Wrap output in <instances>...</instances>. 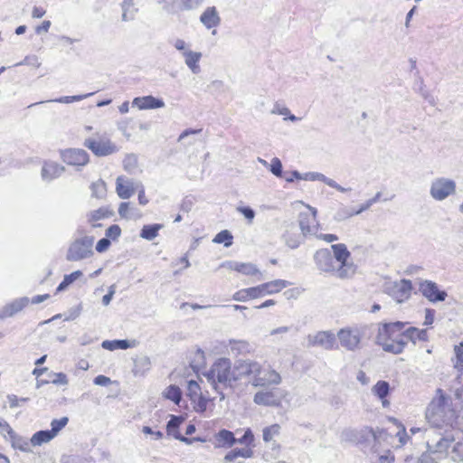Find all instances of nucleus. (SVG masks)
I'll return each instance as SVG.
<instances>
[{"label": "nucleus", "mask_w": 463, "mask_h": 463, "mask_svg": "<svg viewBox=\"0 0 463 463\" xmlns=\"http://www.w3.org/2000/svg\"><path fill=\"white\" fill-rule=\"evenodd\" d=\"M69 418L64 416L61 419H54L51 422L52 429L49 430L52 434L56 437L58 433L68 424Z\"/></svg>", "instance_id": "obj_41"}, {"label": "nucleus", "mask_w": 463, "mask_h": 463, "mask_svg": "<svg viewBox=\"0 0 463 463\" xmlns=\"http://www.w3.org/2000/svg\"><path fill=\"white\" fill-rule=\"evenodd\" d=\"M378 462L379 463H393L394 456L390 450H387L384 454L380 455L378 457Z\"/></svg>", "instance_id": "obj_61"}, {"label": "nucleus", "mask_w": 463, "mask_h": 463, "mask_svg": "<svg viewBox=\"0 0 463 463\" xmlns=\"http://www.w3.org/2000/svg\"><path fill=\"white\" fill-rule=\"evenodd\" d=\"M454 350H455V354H456V357H457L455 367L458 368V369H462L463 368V348H462V345L460 346L456 345Z\"/></svg>", "instance_id": "obj_55"}, {"label": "nucleus", "mask_w": 463, "mask_h": 463, "mask_svg": "<svg viewBox=\"0 0 463 463\" xmlns=\"http://www.w3.org/2000/svg\"><path fill=\"white\" fill-rule=\"evenodd\" d=\"M421 294L430 302L444 301L448 296L447 292L440 290L438 285L431 280H423L419 287Z\"/></svg>", "instance_id": "obj_15"}, {"label": "nucleus", "mask_w": 463, "mask_h": 463, "mask_svg": "<svg viewBox=\"0 0 463 463\" xmlns=\"http://www.w3.org/2000/svg\"><path fill=\"white\" fill-rule=\"evenodd\" d=\"M221 267L235 270L246 276L261 274L256 265L250 262L225 261L221 264Z\"/></svg>", "instance_id": "obj_21"}, {"label": "nucleus", "mask_w": 463, "mask_h": 463, "mask_svg": "<svg viewBox=\"0 0 463 463\" xmlns=\"http://www.w3.org/2000/svg\"><path fill=\"white\" fill-rule=\"evenodd\" d=\"M271 114H278V115L285 116L286 117L285 119H288L292 122H296L300 119L299 118L291 114L288 108H287L285 106H281L278 102L274 104V107L271 110Z\"/></svg>", "instance_id": "obj_37"}, {"label": "nucleus", "mask_w": 463, "mask_h": 463, "mask_svg": "<svg viewBox=\"0 0 463 463\" xmlns=\"http://www.w3.org/2000/svg\"><path fill=\"white\" fill-rule=\"evenodd\" d=\"M381 195H382V193L377 192L376 194L373 198L369 199L364 203H363L358 210L348 213V216L358 215V214L362 213L363 212L368 210L373 204H374L376 202H378L380 200Z\"/></svg>", "instance_id": "obj_44"}, {"label": "nucleus", "mask_w": 463, "mask_h": 463, "mask_svg": "<svg viewBox=\"0 0 463 463\" xmlns=\"http://www.w3.org/2000/svg\"><path fill=\"white\" fill-rule=\"evenodd\" d=\"M200 22L207 28L217 27L221 23V17L214 6L207 7L200 16Z\"/></svg>", "instance_id": "obj_26"}, {"label": "nucleus", "mask_w": 463, "mask_h": 463, "mask_svg": "<svg viewBox=\"0 0 463 463\" xmlns=\"http://www.w3.org/2000/svg\"><path fill=\"white\" fill-rule=\"evenodd\" d=\"M367 329L365 325L346 326L341 328L336 336L342 347L348 351H355L362 347V340Z\"/></svg>", "instance_id": "obj_5"}, {"label": "nucleus", "mask_w": 463, "mask_h": 463, "mask_svg": "<svg viewBox=\"0 0 463 463\" xmlns=\"http://www.w3.org/2000/svg\"><path fill=\"white\" fill-rule=\"evenodd\" d=\"M373 395L377 396L381 401L383 407L389 405V402L385 400L390 392V384L386 381H378L372 388Z\"/></svg>", "instance_id": "obj_30"}, {"label": "nucleus", "mask_w": 463, "mask_h": 463, "mask_svg": "<svg viewBox=\"0 0 463 463\" xmlns=\"http://www.w3.org/2000/svg\"><path fill=\"white\" fill-rule=\"evenodd\" d=\"M65 172V167L53 161H44L42 170L41 176L43 181L51 182L60 177Z\"/></svg>", "instance_id": "obj_20"}, {"label": "nucleus", "mask_w": 463, "mask_h": 463, "mask_svg": "<svg viewBox=\"0 0 463 463\" xmlns=\"http://www.w3.org/2000/svg\"><path fill=\"white\" fill-rule=\"evenodd\" d=\"M203 375L213 389L220 393L221 400L225 398L222 389L232 388L234 383L232 363L228 358L218 359Z\"/></svg>", "instance_id": "obj_4"}, {"label": "nucleus", "mask_w": 463, "mask_h": 463, "mask_svg": "<svg viewBox=\"0 0 463 463\" xmlns=\"http://www.w3.org/2000/svg\"><path fill=\"white\" fill-rule=\"evenodd\" d=\"M303 180L307 181H321L328 186L336 189L341 193L351 191V188H345L338 184L335 180L326 177L325 175L318 172H307L303 175Z\"/></svg>", "instance_id": "obj_25"}, {"label": "nucleus", "mask_w": 463, "mask_h": 463, "mask_svg": "<svg viewBox=\"0 0 463 463\" xmlns=\"http://www.w3.org/2000/svg\"><path fill=\"white\" fill-rule=\"evenodd\" d=\"M200 391V386L197 382L191 380L188 382V392L191 397L199 396L198 392Z\"/></svg>", "instance_id": "obj_58"}, {"label": "nucleus", "mask_w": 463, "mask_h": 463, "mask_svg": "<svg viewBox=\"0 0 463 463\" xmlns=\"http://www.w3.org/2000/svg\"><path fill=\"white\" fill-rule=\"evenodd\" d=\"M237 211L243 214V216L249 221L250 223L252 222V220L255 217V212L249 206H241L237 208Z\"/></svg>", "instance_id": "obj_54"}, {"label": "nucleus", "mask_w": 463, "mask_h": 463, "mask_svg": "<svg viewBox=\"0 0 463 463\" xmlns=\"http://www.w3.org/2000/svg\"><path fill=\"white\" fill-rule=\"evenodd\" d=\"M456 182L447 177H438L431 181L430 194L435 201H444L456 194Z\"/></svg>", "instance_id": "obj_8"}, {"label": "nucleus", "mask_w": 463, "mask_h": 463, "mask_svg": "<svg viewBox=\"0 0 463 463\" xmlns=\"http://www.w3.org/2000/svg\"><path fill=\"white\" fill-rule=\"evenodd\" d=\"M121 234V229L118 225L117 224H113V225H110L107 230H106V236L108 239H112V240H116L118 239Z\"/></svg>", "instance_id": "obj_51"}, {"label": "nucleus", "mask_w": 463, "mask_h": 463, "mask_svg": "<svg viewBox=\"0 0 463 463\" xmlns=\"http://www.w3.org/2000/svg\"><path fill=\"white\" fill-rule=\"evenodd\" d=\"M308 347L318 346L325 350H333L336 345L335 335L331 331H318L307 336Z\"/></svg>", "instance_id": "obj_11"}, {"label": "nucleus", "mask_w": 463, "mask_h": 463, "mask_svg": "<svg viewBox=\"0 0 463 463\" xmlns=\"http://www.w3.org/2000/svg\"><path fill=\"white\" fill-rule=\"evenodd\" d=\"M162 228L163 225L158 223L144 225L140 232V237L147 241H152L158 235V232Z\"/></svg>", "instance_id": "obj_34"}, {"label": "nucleus", "mask_w": 463, "mask_h": 463, "mask_svg": "<svg viewBox=\"0 0 463 463\" xmlns=\"http://www.w3.org/2000/svg\"><path fill=\"white\" fill-rule=\"evenodd\" d=\"M205 364L204 353L201 349H197L191 361V367L194 371H199Z\"/></svg>", "instance_id": "obj_43"}, {"label": "nucleus", "mask_w": 463, "mask_h": 463, "mask_svg": "<svg viewBox=\"0 0 463 463\" xmlns=\"http://www.w3.org/2000/svg\"><path fill=\"white\" fill-rule=\"evenodd\" d=\"M183 55L184 57V62L186 66L191 70L193 73L198 74L200 72L199 61L202 58V53L189 50L184 52Z\"/></svg>", "instance_id": "obj_28"}, {"label": "nucleus", "mask_w": 463, "mask_h": 463, "mask_svg": "<svg viewBox=\"0 0 463 463\" xmlns=\"http://www.w3.org/2000/svg\"><path fill=\"white\" fill-rule=\"evenodd\" d=\"M4 428L11 439L13 448L18 449L22 451L28 450V442L22 437L18 436L8 423H5Z\"/></svg>", "instance_id": "obj_32"}, {"label": "nucleus", "mask_w": 463, "mask_h": 463, "mask_svg": "<svg viewBox=\"0 0 463 463\" xmlns=\"http://www.w3.org/2000/svg\"><path fill=\"white\" fill-rule=\"evenodd\" d=\"M208 400L204 398L202 394L197 396V401L194 404V410L197 412H203L207 409Z\"/></svg>", "instance_id": "obj_53"}, {"label": "nucleus", "mask_w": 463, "mask_h": 463, "mask_svg": "<svg viewBox=\"0 0 463 463\" xmlns=\"http://www.w3.org/2000/svg\"><path fill=\"white\" fill-rule=\"evenodd\" d=\"M269 170L274 175L278 177L282 175V164L278 157L272 158Z\"/></svg>", "instance_id": "obj_49"}, {"label": "nucleus", "mask_w": 463, "mask_h": 463, "mask_svg": "<svg viewBox=\"0 0 463 463\" xmlns=\"http://www.w3.org/2000/svg\"><path fill=\"white\" fill-rule=\"evenodd\" d=\"M281 383L280 374L270 367L262 368L259 364L252 384L254 386L278 385Z\"/></svg>", "instance_id": "obj_14"}, {"label": "nucleus", "mask_w": 463, "mask_h": 463, "mask_svg": "<svg viewBox=\"0 0 463 463\" xmlns=\"http://www.w3.org/2000/svg\"><path fill=\"white\" fill-rule=\"evenodd\" d=\"M137 193H138V202L141 205H146L147 203H148V200L146 199V195H145V187L143 185V184H137Z\"/></svg>", "instance_id": "obj_60"}, {"label": "nucleus", "mask_w": 463, "mask_h": 463, "mask_svg": "<svg viewBox=\"0 0 463 463\" xmlns=\"http://www.w3.org/2000/svg\"><path fill=\"white\" fill-rule=\"evenodd\" d=\"M183 421L184 418L182 416L171 415V419L166 424L167 434L174 437V433L178 431V428Z\"/></svg>", "instance_id": "obj_42"}, {"label": "nucleus", "mask_w": 463, "mask_h": 463, "mask_svg": "<svg viewBox=\"0 0 463 463\" xmlns=\"http://www.w3.org/2000/svg\"><path fill=\"white\" fill-rule=\"evenodd\" d=\"M308 211L302 212L298 214V227L304 235L316 236L319 228V223L317 220V211L316 208L307 206Z\"/></svg>", "instance_id": "obj_10"}, {"label": "nucleus", "mask_w": 463, "mask_h": 463, "mask_svg": "<svg viewBox=\"0 0 463 463\" xmlns=\"http://www.w3.org/2000/svg\"><path fill=\"white\" fill-rule=\"evenodd\" d=\"M254 402L264 406H277L279 404V398L273 392H258L254 395Z\"/></svg>", "instance_id": "obj_27"}, {"label": "nucleus", "mask_w": 463, "mask_h": 463, "mask_svg": "<svg viewBox=\"0 0 463 463\" xmlns=\"http://www.w3.org/2000/svg\"><path fill=\"white\" fill-rule=\"evenodd\" d=\"M116 293V286L115 285H111L109 288V292L108 294H106L105 296H103L102 298V304L104 306H109L110 301L112 300L113 298V296L114 294Z\"/></svg>", "instance_id": "obj_59"}, {"label": "nucleus", "mask_w": 463, "mask_h": 463, "mask_svg": "<svg viewBox=\"0 0 463 463\" xmlns=\"http://www.w3.org/2000/svg\"><path fill=\"white\" fill-rule=\"evenodd\" d=\"M204 0H182V10H193L199 7Z\"/></svg>", "instance_id": "obj_50"}, {"label": "nucleus", "mask_w": 463, "mask_h": 463, "mask_svg": "<svg viewBox=\"0 0 463 463\" xmlns=\"http://www.w3.org/2000/svg\"><path fill=\"white\" fill-rule=\"evenodd\" d=\"M6 398L9 402L10 408L19 407L21 403L26 402L29 400V398H18L14 394H8Z\"/></svg>", "instance_id": "obj_52"}, {"label": "nucleus", "mask_w": 463, "mask_h": 463, "mask_svg": "<svg viewBox=\"0 0 463 463\" xmlns=\"http://www.w3.org/2000/svg\"><path fill=\"white\" fill-rule=\"evenodd\" d=\"M232 299L240 302H245L248 299H253L251 296L250 288H243L235 292L232 296Z\"/></svg>", "instance_id": "obj_48"}, {"label": "nucleus", "mask_w": 463, "mask_h": 463, "mask_svg": "<svg viewBox=\"0 0 463 463\" xmlns=\"http://www.w3.org/2000/svg\"><path fill=\"white\" fill-rule=\"evenodd\" d=\"M83 145L97 156H107L118 151L116 144L105 137L99 139L93 137L86 138Z\"/></svg>", "instance_id": "obj_9"}, {"label": "nucleus", "mask_w": 463, "mask_h": 463, "mask_svg": "<svg viewBox=\"0 0 463 463\" xmlns=\"http://www.w3.org/2000/svg\"><path fill=\"white\" fill-rule=\"evenodd\" d=\"M396 436L399 439L401 446L405 445L409 439V436L407 435L405 427L403 425H401V430L397 432Z\"/></svg>", "instance_id": "obj_63"}, {"label": "nucleus", "mask_w": 463, "mask_h": 463, "mask_svg": "<svg viewBox=\"0 0 463 463\" xmlns=\"http://www.w3.org/2000/svg\"><path fill=\"white\" fill-rule=\"evenodd\" d=\"M61 160L70 165L82 167L90 161L89 154L81 148H67L60 151Z\"/></svg>", "instance_id": "obj_13"}, {"label": "nucleus", "mask_w": 463, "mask_h": 463, "mask_svg": "<svg viewBox=\"0 0 463 463\" xmlns=\"http://www.w3.org/2000/svg\"><path fill=\"white\" fill-rule=\"evenodd\" d=\"M164 396L175 404H179L182 399V392L176 385H170L164 392Z\"/></svg>", "instance_id": "obj_35"}, {"label": "nucleus", "mask_w": 463, "mask_h": 463, "mask_svg": "<svg viewBox=\"0 0 463 463\" xmlns=\"http://www.w3.org/2000/svg\"><path fill=\"white\" fill-rule=\"evenodd\" d=\"M124 169L128 173H133L137 167V157L134 154L127 155L123 160Z\"/></svg>", "instance_id": "obj_46"}, {"label": "nucleus", "mask_w": 463, "mask_h": 463, "mask_svg": "<svg viewBox=\"0 0 463 463\" xmlns=\"http://www.w3.org/2000/svg\"><path fill=\"white\" fill-rule=\"evenodd\" d=\"M283 237L286 244L290 249H297L307 236L304 235L301 231L298 232V227L294 223H291L288 226Z\"/></svg>", "instance_id": "obj_23"}, {"label": "nucleus", "mask_w": 463, "mask_h": 463, "mask_svg": "<svg viewBox=\"0 0 463 463\" xmlns=\"http://www.w3.org/2000/svg\"><path fill=\"white\" fill-rule=\"evenodd\" d=\"M137 184H141V182L122 175L118 176L116 180V192L118 197L121 199L130 198L137 191Z\"/></svg>", "instance_id": "obj_18"}, {"label": "nucleus", "mask_w": 463, "mask_h": 463, "mask_svg": "<svg viewBox=\"0 0 463 463\" xmlns=\"http://www.w3.org/2000/svg\"><path fill=\"white\" fill-rule=\"evenodd\" d=\"M30 302L27 297L16 298L11 303L5 305L0 311V319L11 317L23 310Z\"/></svg>", "instance_id": "obj_22"}, {"label": "nucleus", "mask_w": 463, "mask_h": 463, "mask_svg": "<svg viewBox=\"0 0 463 463\" xmlns=\"http://www.w3.org/2000/svg\"><path fill=\"white\" fill-rule=\"evenodd\" d=\"M94 237L84 236L73 241L66 254V260L69 261H80L84 259L90 258L93 255Z\"/></svg>", "instance_id": "obj_7"}, {"label": "nucleus", "mask_w": 463, "mask_h": 463, "mask_svg": "<svg viewBox=\"0 0 463 463\" xmlns=\"http://www.w3.org/2000/svg\"><path fill=\"white\" fill-rule=\"evenodd\" d=\"M424 438L430 453L449 456L455 462H463V433L454 429L441 431L429 428L424 430Z\"/></svg>", "instance_id": "obj_1"}, {"label": "nucleus", "mask_w": 463, "mask_h": 463, "mask_svg": "<svg viewBox=\"0 0 463 463\" xmlns=\"http://www.w3.org/2000/svg\"><path fill=\"white\" fill-rule=\"evenodd\" d=\"M405 323L394 322L383 324L378 330L377 342L385 352L394 354L402 353L409 341L414 345L418 340L417 334L411 331L415 327L411 326L404 329Z\"/></svg>", "instance_id": "obj_2"}, {"label": "nucleus", "mask_w": 463, "mask_h": 463, "mask_svg": "<svg viewBox=\"0 0 463 463\" xmlns=\"http://www.w3.org/2000/svg\"><path fill=\"white\" fill-rule=\"evenodd\" d=\"M118 214L125 219H128L129 216V203H121L118 207Z\"/></svg>", "instance_id": "obj_62"}, {"label": "nucleus", "mask_w": 463, "mask_h": 463, "mask_svg": "<svg viewBox=\"0 0 463 463\" xmlns=\"http://www.w3.org/2000/svg\"><path fill=\"white\" fill-rule=\"evenodd\" d=\"M102 347L108 350H115V349H128L131 345L128 340H113V341H103Z\"/></svg>", "instance_id": "obj_38"}, {"label": "nucleus", "mask_w": 463, "mask_h": 463, "mask_svg": "<svg viewBox=\"0 0 463 463\" xmlns=\"http://www.w3.org/2000/svg\"><path fill=\"white\" fill-rule=\"evenodd\" d=\"M253 450L250 448L233 449L223 458L224 462L236 461L239 458H250L253 457Z\"/></svg>", "instance_id": "obj_31"}, {"label": "nucleus", "mask_w": 463, "mask_h": 463, "mask_svg": "<svg viewBox=\"0 0 463 463\" xmlns=\"http://www.w3.org/2000/svg\"><path fill=\"white\" fill-rule=\"evenodd\" d=\"M110 244H111V243H110L109 239H108V238H102V239H100V240L98 241V243H97V245H96V250H97L98 252H104V251H106V250L109 249V247L110 246Z\"/></svg>", "instance_id": "obj_57"}, {"label": "nucleus", "mask_w": 463, "mask_h": 463, "mask_svg": "<svg viewBox=\"0 0 463 463\" xmlns=\"http://www.w3.org/2000/svg\"><path fill=\"white\" fill-rule=\"evenodd\" d=\"M215 439L217 441L216 446L220 448H231L237 443L234 434L224 429L215 434Z\"/></svg>", "instance_id": "obj_29"}, {"label": "nucleus", "mask_w": 463, "mask_h": 463, "mask_svg": "<svg viewBox=\"0 0 463 463\" xmlns=\"http://www.w3.org/2000/svg\"><path fill=\"white\" fill-rule=\"evenodd\" d=\"M254 440V436H253V433L252 431L248 429L243 436L240 439H237V443H240V444H245V445H249L250 444L252 441Z\"/></svg>", "instance_id": "obj_56"}, {"label": "nucleus", "mask_w": 463, "mask_h": 463, "mask_svg": "<svg viewBox=\"0 0 463 463\" xmlns=\"http://www.w3.org/2000/svg\"><path fill=\"white\" fill-rule=\"evenodd\" d=\"M113 215V212L107 207H100L89 213V221L96 222L102 219L109 218Z\"/></svg>", "instance_id": "obj_36"}, {"label": "nucleus", "mask_w": 463, "mask_h": 463, "mask_svg": "<svg viewBox=\"0 0 463 463\" xmlns=\"http://www.w3.org/2000/svg\"><path fill=\"white\" fill-rule=\"evenodd\" d=\"M411 280L402 279L392 285L390 294L396 302L402 303L411 297Z\"/></svg>", "instance_id": "obj_19"}, {"label": "nucleus", "mask_w": 463, "mask_h": 463, "mask_svg": "<svg viewBox=\"0 0 463 463\" xmlns=\"http://www.w3.org/2000/svg\"><path fill=\"white\" fill-rule=\"evenodd\" d=\"M233 236L228 230H223L218 232L213 240L214 243H223L224 247L228 248L232 245Z\"/></svg>", "instance_id": "obj_39"}, {"label": "nucleus", "mask_w": 463, "mask_h": 463, "mask_svg": "<svg viewBox=\"0 0 463 463\" xmlns=\"http://www.w3.org/2000/svg\"><path fill=\"white\" fill-rule=\"evenodd\" d=\"M259 363L250 360L239 361L232 369L234 383L243 377H251L254 380L256 372H258Z\"/></svg>", "instance_id": "obj_17"}, {"label": "nucleus", "mask_w": 463, "mask_h": 463, "mask_svg": "<svg viewBox=\"0 0 463 463\" xmlns=\"http://www.w3.org/2000/svg\"><path fill=\"white\" fill-rule=\"evenodd\" d=\"M449 399L444 395L434 398L426 410V419L430 423L429 428H435L444 431L453 430L456 420V411L449 403Z\"/></svg>", "instance_id": "obj_3"}, {"label": "nucleus", "mask_w": 463, "mask_h": 463, "mask_svg": "<svg viewBox=\"0 0 463 463\" xmlns=\"http://www.w3.org/2000/svg\"><path fill=\"white\" fill-rule=\"evenodd\" d=\"M291 283L284 279H275L269 282L260 284L250 288L252 298H258L266 295H272L280 292L283 288L288 287Z\"/></svg>", "instance_id": "obj_12"}, {"label": "nucleus", "mask_w": 463, "mask_h": 463, "mask_svg": "<svg viewBox=\"0 0 463 463\" xmlns=\"http://www.w3.org/2000/svg\"><path fill=\"white\" fill-rule=\"evenodd\" d=\"M94 92L82 94V95H74V96H63L57 99H52V102H58V103H71L74 101H80L86 98H89L92 96Z\"/></svg>", "instance_id": "obj_45"}, {"label": "nucleus", "mask_w": 463, "mask_h": 463, "mask_svg": "<svg viewBox=\"0 0 463 463\" xmlns=\"http://www.w3.org/2000/svg\"><path fill=\"white\" fill-rule=\"evenodd\" d=\"M315 261L318 269L326 273H332L337 277V264L335 262L329 250H317L315 254Z\"/></svg>", "instance_id": "obj_16"}, {"label": "nucleus", "mask_w": 463, "mask_h": 463, "mask_svg": "<svg viewBox=\"0 0 463 463\" xmlns=\"http://www.w3.org/2000/svg\"><path fill=\"white\" fill-rule=\"evenodd\" d=\"M90 189L93 197L103 198L107 192L106 183L99 179L92 183Z\"/></svg>", "instance_id": "obj_40"}, {"label": "nucleus", "mask_w": 463, "mask_h": 463, "mask_svg": "<svg viewBox=\"0 0 463 463\" xmlns=\"http://www.w3.org/2000/svg\"><path fill=\"white\" fill-rule=\"evenodd\" d=\"M334 260L337 264V278L346 279L352 278L356 271V266L349 261L350 251L344 243L333 244Z\"/></svg>", "instance_id": "obj_6"}, {"label": "nucleus", "mask_w": 463, "mask_h": 463, "mask_svg": "<svg viewBox=\"0 0 463 463\" xmlns=\"http://www.w3.org/2000/svg\"><path fill=\"white\" fill-rule=\"evenodd\" d=\"M94 383L99 386H107L111 383L110 378L105 375H98L94 378Z\"/></svg>", "instance_id": "obj_64"}, {"label": "nucleus", "mask_w": 463, "mask_h": 463, "mask_svg": "<svg viewBox=\"0 0 463 463\" xmlns=\"http://www.w3.org/2000/svg\"><path fill=\"white\" fill-rule=\"evenodd\" d=\"M132 105L139 109H155L165 107V102L161 99L148 95L144 97H137L133 99Z\"/></svg>", "instance_id": "obj_24"}, {"label": "nucleus", "mask_w": 463, "mask_h": 463, "mask_svg": "<svg viewBox=\"0 0 463 463\" xmlns=\"http://www.w3.org/2000/svg\"><path fill=\"white\" fill-rule=\"evenodd\" d=\"M55 437L52 434L49 430H39L35 432L31 438V443L33 446H41L44 443L50 442Z\"/></svg>", "instance_id": "obj_33"}, {"label": "nucleus", "mask_w": 463, "mask_h": 463, "mask_svg": "<svg viewBox=\"0 0 463 463\" xmlns=\"http://www.w3.org/2000/svg\"><path fill=\"white\" fill-rule=\"evenodd\" d=\"M280 430V426L279 424H273L271 426L266 427L263 430V440L265 442H269L272 440L274 436L279 435Z\"/></svg>", "instance_id": "obj_47"}]
</instances>
